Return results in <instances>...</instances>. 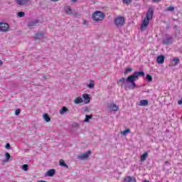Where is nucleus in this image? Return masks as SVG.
Listing matches in <instances>:
<instances>
[{
	"label": "nucleus",
	"mask_w": 182,
	"mask_h": 182,
	"mask_svg": "<svg viewBox=\"0 0 182 182\" xmlns=\"http://www.w3.org/2000/svg\"><path fill=\"white\" fill-rule=\"evenodd\" d=\"M82 97L84 99V103L85 105H89L90 103V95L87 93H85L82 95Z\"/></svg>",
	"instance_id": "7"
},
{
	"label": "nucleus",
	"mask_w": 182,
	"mask_h": 182,
	"mask_svg": "<svg viewBox=\"0 0 182 182\" xmlns=\"http://www.w3.org/2000/svg\"><path fill=\"white\" fill-rule=\"evenodd\" d=\"M83 25H87V21L86 20H83Z\"/></svg>",
	"instance_id": "35"
},
{
	"label": "nucleus",
	"mask_w": 182,
	"mask_h": 182,
	"mask_svg": "<svg viewBox=\"0 0 182 182\" xmlns=\"http://www.w3.org/2000/svg\"><path fill=\"white\" fill-rule=\"evenodd\" d=\"M60 166H61L62 167H66V168H69V166L65 163V161H63V159L60 160Z\"/></svg>",
	"instance_id": "19"
},
{
	"label": "nucleus",
	"mask_w": 182,
	"mask_h": 182,
	"mask_svg": "<svg viewBox=\"0 0 182 182\" xmlns=\"http://www.w3.org/2000/svg\"><path fill=\"white\" fill-rule=\"evenodd\" d=\"M147 105H149V101H147V100H141L138 103V106H147Z\"/></svg>",
	"instance_id": "13"
},
{
	"label": "nucleus",
	"mask_w": 182,
	"mask_h": 182,
	"mask_svg": "<svg viewBox=\"0 0 182 182\" xmlns=\"http://www.w3.org/2000/svg\"><path fill=\"white\" fill-rule=\"evenodd\" d=\"M165 164H170V162H168V161H166Z\"/></svg>",
	"instance_id": "39"
},
{
	"label": "nucleus",
	"mask_w": 182,
	"mask_h": 182,
	"mask_svg": "<svg viewBox=\"0 0 182 182\" xmlns=\"http://www.w3.org/2000/svg\"><path fill=\"white\" fill-rule=\"evenodd\" d=\"M52 1V2H58V1H59V0H51Z\"/></svg>",
	"instance_id": "40"
},
{
	"label": "nucleus",
	"mask_w": 182,
	"mask_h": 182,
	"mask_svg": "<svg viewBox=\"0 0 182 182\" xmlns=\"http://www.w3.org/2000/svg\"><path fill=\"white\" fill-rule=\"evenodd\" d=\"M124 182H136V178L131 176H127L124 179Z\"/></svg>",
	"instance_id": "15"
},
{
	"label": "nucleus",
	"mask_w": 182,
	"mask_h": 182,
	"mask_svg": "<svg viewBox=\"0 0 182 182\" xmlns=\"http://www.w3.org/2000/svg\"><path fill=\"white\" fill-rule=\"evenodd\" d=\"M73 2L76 3L77 2V0H72Z\"/></svg>",
	"instance_id": "41"
},
{
	"label": "nucleus",
	"mask_w": 182,
	"mask_h": 182,
	"mask_svg": "<svg viewBox=\"0 0 182 182\" xmlns=\"http://www.w3.org/2000/svg\"><path fill=\"white\" fill-rule=\"evenodd\" d=\"M92 154V151H87V152H84L83 154H81V155L79 156V159H81V160H85V159H89V156Z\"/></svg>",
	"instance_id": "6"
},
{
	"label": "nucleus",
	"mask_w": 182,
	"mask_h": 182,
	"mask_svg": "<svg viewBox=\"0 0 182 182\" xmlns=\"http://www.w3.org/2000/svg\"><path fill=\"white\" fill-rule=\"evenodd\" d=\"M153 14H154L153 9L149 8L146 13V18L144 19L141 25V31H146V29H147V26H149V23H150V21L153 19Z\"/></svg>",
	"instance_id": "2"
},
{
	"label": "nucleus",
	"mask_w": 182,
	"mask_h": 182,
	"mask_svg": "<svg viewBox=\"0 0 182 182\" xmlns=\"http://www.w3.org/2000/svg\"><path fill=\"white\" fill-rule=\"evenodd\" d=\"M6 158L7 160H9L11 159V154L8 152L6 153Z\"/></svg>",
	"instance_id": "29"
},
{
	"label": "nucleus",
	"mask_w": 182,
	"mask_h": 182,
	"mask_svg": "<svg viewBox=\"0 0 182 182\" xmlns=\"http://www.w3.org/2000/svg\"><path fill=\"white\" fill-rule=\"evenodd\" d=\"M65 14H68V15H72V9H70V6H67L65 9Z\"/></svg>",
	"instance_id": "16"
},
{
	"label": "nucleus",
	"mask_w": 182,
	"mask_h": 182,
	"mask_svg": "<svg viewBox=\"0 0 182 182\" xmlns=\"http://www.w3.org/2000/svg\"><path fill=\"white\" fill-rule=\"evenodd\" d=\"M68 108L66 107H63V108L60 110V114H63L64 113H66L68 112Z\"/></svg>",
	"instance_id": "22"
},
{
	"label": "nucleus",
	"mask_w": 182,
	"mask_h": 182,
	"mask_svg": "<svg viewBox=\"0 0 182 182\" xmlns=\"http://www.w3.org/2000/svg\"><path fill=\"white\" fill-rule=\"evenodd\" d=\"M21 114V109H16V112H15V114L16 116L19 115Z\"/></svg>",
	"instance_id": "31"
},
{
	"label": "nucleus",
	"mask_w": 182,
	"mask_h": 182,
	"mask_svg": "<svg viewBox=\"0 0 182 182\" xmlns=\"http://www.w3.org/2000/svg\"><path fill=\"white\" fill-rule=\"evenodd\" d=\"M8 31H9V24L0 23V32H8Z\"/></svg>",
	"instance_id": "5"
},
{
	"label": "nucleus",
	"mask_w": 182,
	"mask_h": 182,
	"mask_svg": "<svg viewBox=\"0 0 182 182\" xmlns=\"http://www.w3.org/2000/svg\"><path fill=\"white\" fill-rule=\"evenodd\" d=\"M88 87H90V89H93V87H95V84L94 83H90L88 85Z\"/></svg>",
	"instance_id": "30"
},
{
	"label": "nucleus",
	"mask_w": 182,
	"mask_h": 182,
	"mask_svg": "<svg viewBox=\"0 0 182 182\" xmlns=\"http://www.w3.org/2000/svg\"><path fill=\"white\" fill-rule=\"evenodd\" d=\"M167 11H174V7L173 6L168 7Z\"/></svg>",
	"instance_id": "33"
},
{
	"label": "nucleus",
	"mask_w": 182,
	"mask_h": 182,
	"mask_svg": "<svg viewBox=\"0 0 182 182\" xmlns=\"http://www.w3.org/2000/svg\"><path fill=\"white\" fill-rule=\"evenodd\" d=\"M109 110H111V112H113V110H114V104L111 105L109 107Z\"/></svg>",
	"instance_id": "28"
},
{
	"label": "nucleus",
	"mask_w": 182,
	"mask_h": 182,
	"mask_svg": "<svg viewBox=\"0 0 182 182\" xmlns=\"http://www.w3.org/2000/svg\"><path fill=\"white\" fill-rule=\"evenodd\" d=\"M147 152H145L143 155L141 156V161H144L147 159Z\"/></svg>",
	"instance_id": "21"
},
{
	"label": "nucleus",
	"mask_w": 182,
	"mask_h": 182,
	"mask_svg": "<svg viewBox=\"0 0 182 182\" xmlns=\"http://www.w3.org/2000/svg\"><path fill=\"white\" fill-rule=\"evenodd\" d=\"M74 103L75 105H80V103H83V98L80 97H77L75 100H74Z\"/></svg>",
	"instance_id": "11"
},
{
	"label": "nucleus",
	"mask_w": 182,
	"mask_h": 182,
	"mask_svg": "<svg viewBox=\"0 0 182 182\" xmlns=\"http://www.w3.org/2000/svg\"><path fill=\"white\" fill-rule=\"evenodd\" d=\"M43 119L47 123H49L50 122V117H49V114H43Z\"/></svg>",
	"instance_id": "17"
},
{
	"label": "nucleus",
	"mask_w": 182,
	"mask_h": 182,
	"mask_svg": "<svg viewBox=\"0 0 182 182\" xmlns=\"http://www.w3.org/2000/svg\"><path fill=\"white\" fill-rule=\"evenodd\" d=\"M22 168L24 170V171H28V169L29 168V166H28V164H24L23 165Z\"/></svg>",
	"instance_id": "26"
},
{
	"label": "nucleus",
	"mask_w": 182,
	"mask_h": 182,
	"mask_svg": "<svg viewBox=\"0 0 182 182\" xmlns=\"http://www.w3.org/2000/svg\"><path fill=\"white\" fill-rule=\"evenodd\" d=\"M55 169H50L46 173V177H53V176H55Z\"/></svg>",
	"instance_id": "8"
},
{
	"label": "nucleus",
	"mask_w": 182,
	"mask_h": 182,
	"mask_svg": "<svg viewBox=\"0 0 182 182\" xmlns=\"http://www.w3.org/2000/svg\"><path fill=\"white\" fill-rule=\"evenodd\" d=\"M146 80H148V82H153V77L150 75H146Z\"/></svg>",
	"instance_id": "24"
},
{
	"label": "nucleus",
	"mask_w": 182,
	"mask_h": 182,
	"mask_svg": "<svg viewBox=\"0 0 182 182\" xmlns=\"http://www.w3.org/2000/svg\"><path fill=\"white\" fill-rule=\"evenodd\" d=\"M156 62L159 65L164 63V55H159L156 58Z\"/></svg>",
	"instance_id": "9"
},
{
	"label": "nucleus",
	"mask_w": 182,
	"mask_h": 182,
	"mask_svg": "<svg viewBox=\"0 0 182 182\" xmlns=\"http://www.w3.org/2000/svg\"><path fill=\"white\" fill-rule=\"evenodd\" d=\"M92 117H93L92 115H86L84 122H85V123H89V119H92Z\"/></svg>",
	"instance_id": "23"
},
{
	"label": "nucleus",
	"mask_w": 182,
	"mask_h": 182,
	"mask_svg": "<svg viewBox=\"0 0 182 182\" xmlns=\"http://www.w3.org/2000/svg\"><path fill=\"white\" fill-rule=\"evenodd\" d=\"M133 71V68H127L124 70V75H127V73H130V72Z\"/></svg>",
	"instance_id": "20"
},
{
	"label": "nucleus",
	"mask_w": 182,
	"mask_h": 182,
	"mask_svg": "<svg viewBox=\"0 0 182 182\" xmlns=\"http://www.w3.org/2000/svg\"><path fill=\"white\" fill-rule=\"evenodd\" d=\"M18 16L19 18H23V16H25V12L23 11H20L18 13Z\"/></svg>",
	"instance_id": "25"
},
{
	"label": "nucleus",
	"mask_w": 182,
	"mask_h": 182,
	"mask_svg": "<svg viewBox=\"0 0 182 182\" xmlns=\"http://www.w3.org/2000/svg\"><path fill=\"white\" fill-rule=\"evenodd\" d=\"M30 0H16V2L18 5H20L21 6L23 5H26L29 2Z\"/></svg>",
	"instance_id": "10"
},
{
	"label": "nucleus",
	"mask_w": 182,
	"mask_h": 182,
	"mask_svg": "<svg viewBox=\"0 0 182 182\" xmlns=\"http://www.w3.org/2000/svg\"><path fill=\"white\" fill-rule=\"evenodd\" d=\"M178 105H182V100L178 101Z\"/></svg>",
	"instance_id": "37"
},
{
	"label": "nucleus",
	"mask_w": 182,
	"mask_h": 182,
	"mask_svg": "<svg viewBox=\"0 0 182 182\" xmlns=\"http://www.w3.org/2000/svg\"><path fill=\"white\" fill-rule=\"evenodd\" d=\"M105 13L100 11H96L92 15V18L95 22H100V21H103L105 19Z\"/></svg>",
	"instance_id": "3"
},
{
	"label": "nucleus",
	"mask_w": 182,
	"mask_h": 182,
	"mask_svg": "<svg viewBox=\"0 0 182 182\" xmlns=\"http://www.w3.org/2000/svg\"><path fill=\"white\" fill-rule=\"evenodd\" d=\"M128 133H130V129H125L124 132H122V134H123V136H126V134H127Z\"/></svg>",
	"instance_id": "27"
},
{
	"label": "nucleus",
	"mask_w": 182,
	"mask_h": 182,
	"mask_svg": "<svg viewBox=\"0 0 182 182\" xmlns=\"http://www.w3.org/2000/svg\"><path fill=\"white\" fill-rule=\"evenodd\" d=\"M114 111L116 112V111H117V110H119V107H117V106H114Z\"/></svg>",
	"instance_id": "36"
},
{
	"label": "nucleus",
	"mask_w": 182,
	"mask_h": 182,
	"mask_svg": "<svg viewBox=\"0 0 182 182\" xmlns=\"http://www.w3.org/2000/svg\"><path fill=\"white\" fill-rule=\"evenodd\" d=\"M6 149H7L8 150H9V149H11V144H9V143L6 144Z\"/></svg>",
	"instance_id": "34"
},
{
	"label": "nucleus",
	"mask_w": 182,
	"mask_h": 182,
	"mask_svg": "<svg viewBox=\"0 0 182 182\" xmlns=\"http://www.w3.org/2000/svg\"><path fill=\"white\" fill-rule=\"evenodd\" d=\"M124 22H126V19L122 16L117 17L115 19V25L117 28H122L124 25Z\"/></svg>",
	"instance_id": "4"
},
{
	"label": "nucleus",
	"mask_w": 182,
	"mask_h": 182,
	"mask_svg": "<svg viewBox=\"0 0 182 182\" xmlns=\"http://www.w3.org/2000/svg\"><path fill=\"white\" fill-rule=\"evenodd\" d=\"M2 65H4V63L0 60V66H2Z\"/></svg>",
	"instance_id": "38"
},
{
	"label": "nucleus",
	"mask_w": 182,
	"mask_h": 182,
	"mask_svg": "<svg viewBox=\"0 0 182 182\" xmlns=\"http://www.w3.org/2000/svg\"><path fill=\"white\" fill-rule=\"evenodd\" d=\"M36 23H38V21H31L28 23V26L29 28H33V26H36Z\"/></svg>",
	"instance_id": "18"
},
{
	"label": "nucleus",
	"mask_w": 182,
	"mask_h": 182,
	"mask_svg": "<svg viewBox=\"0 0 182 182\" xmlns=\"http://www.w3.org/2000/svg\"><path fill=\"white\" fill-rule=\"evenodd\" d=\"M180 62V59L175 58L173 59L172 62L171 63V65L172 66H177Z\"/></svg>",
	"instance_id": "12"
},
{
	"label": "nucleus",
	"mask_w": 182,
	"mask_h": 182,
	"mask_svg": "<svg viewBox=\"0 0 182 182\" xmlns=\"http://www.w3.org/2000/svg\"><path fill=\"white\" fill-rule=\"evenodd\" d=\"M122 1L124 2V4H130V2H132V0H122Z\"/></svg>",
	"instance_id": "32"
},
{
	"label": "nucleus",
	"mask_w": 182,
	"mask_h": 182,
	"mask_svg": "<svg viewBox=\"0 0 182 182\" xmlns=\"http://www.w3.org/2000/svg\"><path fill=\"white\" fill-rule=\"evenodd\" d=\"M160 0H153L154 2H159Z\"/></svg>",
	"instance_id": "42"
},
{
	"label": "nucleus",
	"mask_w": 182,
	"mask_h": 182,
	"mask_svg": "<svg viewBox=\"0 0 182 182\" xmlns=\"http://www.w3.org/2000/svg\"><path fill=\"white\" fill-rule=\"evenodd\" d=\"M45 34L42 33H38L34 36L35 39H43Z\"/></svg>",
	"instance_id": "14"
},
{
	"label": "nucleus",
	"mask_w": 182,
	"mask_h": 182,
	"mask_svg": "<svg viewBox=\"0 0 182 182\" xmlns=\"http://www.w3.org/2000/svg\"><path fill=\"white\" fill-rule=\"evenodd\" d=\"M139 76H144V72H135L133 75H129L127 80L124 78H122L119 80V82H122V83H124L126 81L127 83L129 85V88L132 89V90L134 89H136L137 86L136 85V80H139Z\"/></svg>",
	"instance_id": "1"
}]
</instances>
